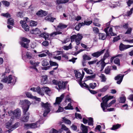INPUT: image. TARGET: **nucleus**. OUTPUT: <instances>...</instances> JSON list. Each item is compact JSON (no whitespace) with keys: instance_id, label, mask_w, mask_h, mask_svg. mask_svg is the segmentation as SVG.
Instances as JSON below:
<instances>
[{"instance_id":"nucleus-43","label":"nucleus","mask_w":133,"mask_h":133,"mask_svg":"<svg viewBox=\"0 0 133 133\" xmlns=\"http://www.w3.org/2000/svg\"><path fill=\"white\" fill-rule=\"evenodd\" d=\"M70 128L72 130L74 131H78V130H77V126L75 125L74 124H72V125L70 126Z\"/></svg>"},{"instance_id":"nucleus-57","label":"nucleus","mask_w":133,"mask_h":133,"mask_svg":"<svg viewBox=\"0 0 133 133\" xmlns=\"http://www.w3.org/2000/svg\"><path fill=\"white\" fill-rule=\"evenodd\" d=\"M1 15L7 18L10 17H11L9 13H6L5 14L2 13Z\"/></svg>"},{"instance_id":"nucleus-10","label":"nucleus","mask_w":133,"mask_h":133,"mask_svg":"<svg viewBox=\"0 0 133 133\" xmlns=\"http://www.w3.org/2000/svg\"><path fill=\"white\" fill-rule=\"evenodd\" d=\"M30 90L34 92H36L42 96L44 95V90L43 88H41L39 87L37 88H30Z\"/></svg>"},{"instance_id":"nucleus-37","label":"nucleus","mask_w":133,"mask_h":133,"mask_svg":"<svg viewBox=\"0 0 133 133\" xmlns=\"http://www.w3.org/2000/svg\"><path fill=\"white\" fill-rule=\"evenodd\" d=\"M20 44L21 46L24 48H28L29 47V45L28 43H25L24 42H20Z\"/></svg>"},{"instance_id":"nucleus-64","label":"nucleus","mask_w":133,"mask_h":133,"mask_svg":"<svg viewBox=\"0 0 133 133\" xmlns=\"http://www.w3.org/2000/svg\"><path fill=\"white\" fill-rule=\"evenodd\" d=\"M116 102L115 100H112L111 102H110L109 104L107 105V107H109L111 106L113 104L115 103Z\"/></svg>"},{"instance_id":"nucleus-27","label":"nucleus","mask_w":133,"mask_h":133,"mask_svg":"<svg viewBox=\"0 0 133 133\" xmlns=\"http://www.w3.org/2000/svg\"><path fill=\"white\" fill-rule=\"evenodd\" d=\"M121 126V124H117L116 125H113L111 129L112 130H115L120 128Z\"/></svg>"},{"instance_id":"nucleus-55","label":"nucleus","mask_w":133,"mask_h":133,"mask_svg":"<svg viewBox=\"0 0 133 133\" xmlns=\"http://www.w3.org/2000/svg\"><path fill=\"white\" fill-rule=\"evenodd\" d=\"M93 30L94 32L96 34H97L99 33V30L98 28L96 27H94L93 28Z\"/></svg>"},{"instance_id":"nucleus-8","label":"nucleus","mask_w":133,"mask_h":133,"mask_svg":"<svg viewBox=\"0 0 133 133\" xmlns=\"http://www.w3.org/2000/svg\"><path fill=\"white\" fill-rule=\"evenodd\" d=\"M40 121V120H39L38 122H37L35 123L25 124L24 125L25 128L27 129L30 128H36L40 126V124L41 123L39 122Z\"/></svg>"},{"instance_id":"nucleus-11","label":"nucleus","mask_w":133,"mask_h":133,"mask_svg":"<svg viewBox=\"0 0 133 133\" xmlns=\"http://www.w3.org/2000/svg\"><path fill=\"white\" fill-rule=\"evenodd\" d=\"M30 64L32 65L30 66V68L35 70L36 72H38V70L36 68V67L38 66L39 63L38 62H35L34 61L30 60Z\"/></svg>"},{"instance_id":"nucleus-46","label":"nucleus","mask_w":133,"mask_h":133,"mask_svg":"<svg viewBox=\"0 0 133 133\" xmlns=\"http://www.w3.org/2000/svg\"><path fill=\"white\" fill-rule=\"evenodd\" d=\"M2 3L3 5L6 6H8L10 5V3L9 2L5 1H2Z\"/></svg>"},{"instance_id":"nucleus-20","label":"nucleus","mask_w":133,"mask_h":133,"mask_svg":"<svg viewBox=\"0 0 133 133\" xmlns=\"http://www.w3.org/2000/svg\"><path fill=\"white\" fill-rule=\"evenodd\" d=\"M63 82L59 81L58 82L57 84H58V87L60 89H65L66 88V86L67 84L66 82H65L63 84Z\"/></svg>"},{"instance_id":"nucleus-34","label":"nucleus","mask_w":133,"mask_h":133,"mask_svg":"<svg viewBox=\"0 0 133 133\" xmlns=\"http://www.w3.org/2000/svg\"><path fill=\"white\" fill-rule=\"evenodd\" d=\"M62 132L61 130H59V131H57L56 129H52L50 131L49 133H58V132L61 133Z\"/></svg>"},{"instance_id":"nucleus-24","label":"nucleus","mask_w":133,"mask_h":133,"mask_svg":"<svg viewBox=\"0 0 133 133\" xmlns=\"http://www.w3.org/2000/svg\"><path fill=\"white\" fill-rule=\"evenodd\" d=\"M81 129L82 131V132L84 133H88V130L87 127L82 124L81 125Z\"/></svg>"},{"instance_id":"nucleus-28","label":"nucleus","mask_w":133,"mask_h":133,"mask_svg":"<svg viewBox=\"0 0 133 133\" xmlns=\"http://www.w3.org/2000/svg\"><path fill=\"white\" fill-rule=\"evenodd\" d=\"M44 90L45 93L48 95L50 94L51 92V90L49 89V88L46 87L43 88Z\"/></svg>"},{"instance_id":"nucleus-49","label":"nucleus","mask_w":133,"mask_h":133,"mask_svg":"<svg viewBox=\"0 0 133 133\" xmlns=\"http://www.w3.org/2000/svg\"><path fill=\"white\" fill-rule=\"evenodd\" d=\"M26 95L27 97L31 98H33L34 97L29 92H27L26 93Z\"/></svg>"},{"instance_id":"nucleus-1","label":"nucleus","mask_w":133,"mask_h":133,"mask_svg":"<svg viewBox=\"0 0 133 133\" xmlns=\"http://www.w3.org/2000/svg\"><path fill=\"white\" fill-rule=\"evenodd\" d=\"M82 74L80 72L77 71L75 72L76 80L82 87H85L91 93V90L90 89L91 88V83H90V86L89 87L84 82L83 83V82L82 81L84 75V73L83 71H82Z\"/></svg>"},{"instance_id":"nucleus-3","label":"nucleus","mask_w":133,"mask_h":133,"mask_svg":"<svg viewBox=\"0 0 133 133\" xmlns=\"http://www.w3.org/2000/svg\"><path fill=\"white\" fill-rule=\"evenodd\" d=\"M9 116H11V118L13 119L15 118L18 119L21 115V111L19 108H17L14 111L10 110L8 112Z\"/></svg>"},{"instance_id":"nucleus-47","label":"nucleus","mask_w":133,"mask_h":133,"mask_svg":"<svg viewBox=\"0 0 133 133\" xmlns=\"http://www.w3.org/2000/svg\"><path fill=\"white\" fill-rule=\"evenodd\" d=\"M58 82V81L57 80L54 79L50 81L49 84H53L55 85H57Z\"/></svg>"},{"instance_id":"nucleus-5","label":"nucleus","mask_w":133,"mask_h":133,"mask_svg":"<svg viewBox=\"0 0 133 133\" xmlns=\"http://www.w3.org/2000/svg\"><path fill=\"white\" fill-rule=\"evenodd\" d=\"M17 78L14 76L10 75L8 77H5L3 78L2 81L3 82L10 84L11 83H15L16 82Z\"/></svg>"},{"instance_id":"nucleus-62","label":"nucleus","mask_w":133,"mask_h":133,"mask_svg":"<svg viewBox=\"0 0 133 133\" xmlns=\"http://www.w3.org/2000/svg\"><path fill=\"white\" fill-rule=\"evenodd\" d=\"M128 105L127 104H126L122 106L121 109L123 110H127L128 109Z\"/></svg>"},{"instance_id":"nucleus-30","label":"nucleus","mask_w":133,"mask_h":133,"mask_svg":"<svg viewBox=\"0 0 133 133\" xmlns=\"http://www.w3.org/2000/svg\"><path fill=\"white\" fill-rule=\"evenodd\" d=\"M99 76L101 79L102 82H105L106 81L107 78L103 74H101Z\"/></svg>"},{"instance_id":"nucleus-6","label":"nucleus","mask_w":133,"mask_h":133,"mask_svg":"<svg viewBox=\"0 0 133 133\" xmlns=\"http://www.w3.org/2000/svg\"><path fill=\"white\" fill-rule=\"evenodd\" d=\"M41 105L42 107L44 108L45 109L43 115L45 117L50 111V110L49 108L50 106V104L48 102L45 103L42 102Z\"/></svg>"},{"instance_id":"nucleus-9","label":"nucleus","mask_w":133,"mask_h":133,"mask_svg":"<svg viewBox=\"0 0 133 133\" xmlns=\"http://www.w3.org/2000/svg\"><path fill=\"white\" fill-rule=\"evenodd\" d=\"M25 21H24L21 20L20 22V23L21 24L22 26V27L24 29V30L26 31H28L29 30V27L26 24L25 21L28 22L29 21V20L27 17H25Z\"/></svg>"},{"instance_id":"nucleus-16","label":"nucleus","mask_w":133,"mask_h":133,"mask_svg":"<svg viewBox=\"0 0 133 133\" xmlns=\"http://www.w3.org/2000/svg\"><path fill=\"white\" fill-rule=\"evenodd\" d=\"M23 112L24 116L21 119V120L22 122H27L28 121L30 114L28 112H24L23 111Z\"/></svg>"},{"instance_id":"nucleus-32","label":"nucleus","mask_w":133,"mask_h":133,"mask_svg":"<svg viewBox=\"0 0 133 133\" xmlns=\"http://www.w3.org/2000/svg\"><path fill=\"white\" fill-rule=\"evenodd\" d=\"M67 27V25L64 24L62 23H59L57 26V27L61 29H62L64 28H66Z\"/></svg>"},{"instance_id":"nucleus-7","label":"nucleus","mask_w":133,"mask_h":133,"mask_svg":"<svg viewBox=\"0 0 133 133\" xmlns=\"http://www.w3.org/2000/svg\"><path fill=\"white\" fill-rule=\"evenodd\" d=\"M102 102L101 103V107L104 112H106L105 109L107 107V102L109 100V99L107 97L105 96L102 98Z\"/></svg>"},{"instance_id":"nucleus-59","label":"nucleus","mask_w":133,"mask_h":133,"mask_svg":"<svg viewBox=\"0 0 133 133\" xmlns=\"http://www.w3.org/2000/svg\"><path fill=\"white\" fill-rule=\"evenodd\" d=\"M17 16L21 18H22L23 17V13L22 12H18L17 14Z\"/></svg>"},{"instance_id":"nucleus-50","label":"nucleus","mask_w":133,"mask_h":133,"mask_svg":"<svg viewBox=\"0 0 133 133\" xmlns=\"http://www.w3.org/2000/svg\"><path fill=\"white\" fill-rule=\"evenodd\" d=\"M26 55L27 58L29 59H30L32 58L31 54L30 52H27Z\"/></svg>"},{"instance_id":"nucleus-58","label":"nucleus","mask_w":133,"mask_h":133,"mask_svg":"<svg viewBox=\"0 0 133 133\" xmlns=\"http://www.w3.org/2000/svg\"><path fill=\"white\" fill-rule=\"evenodd\" d=\"M83 69L85 71L87 74H91V70L88 69V68H84Z\"/></svg>"},{"instance_id":"nucleus-60","label":"nucleus","mask_w":133,"mask_h":133,"mask_svg":"<svg viewBox=\"0 0 133 133\" xmlns=\"http://www.w3.org/2000/svg\"><path fill=\"white\" fill-rule=\"evenodd\" d=\"M91 75L87 76L84 79L83 83L88 80H91Z\"/></svg>"},{"instance_id":"nucleus-54","label":"nucleus","mask_w":133,"mask_h":133,"mask_svg":"<svg viewBox=\"0 0 133 133\" xmlns=\"http://www.w3.org/2000/svg\"><path fill=\"white\" fill-rule=\"evenodd\" d=\"M126 3L128 6L130 7L131 4H133V0H128Z\"/></svg>"},{"instance_id":"nucleus-48","label":"nucleus","mask_w":133,"mask_h":133,"mask_svg":"<svg viewBox=\"0 0 133 133\" xmlns=\"http://www.w3.org/2000/svg\"><path fill=\"white\" fill-rule=\"evenodd\" d=\"M37 23L34 21H31L30 22V25L31 26H35L37 25Z\"/></svg>"},{"instance_id":"nucleus-44","label":"nucleus","mask_w":133,"mask_h":133,"mask_svg":"<svg viewBox=\"0 0 133 133\" xmlns=\"http://www.w3.org/2000/svg\"><path fill=\"white\" fill-rule=\"evenodd\" d=\"M64 108L65 109H73V107L71 106V103H69L68 104L67 106L65 107Z\"/></svg>"},{"instance_id":"nucleus-51","label":"nucleus","mask_w":133,"mask_h":133,"mask_svg":"<svg viewBox=\"0 0 133 133\" xmlns=\"http://www.w3.org/2000/svg\"><path fill=\"white\" fill-rule=\"evenodd\" d=\"M126 100V98L124 97H121L120 98L119 102L121 103H125Z\"/></svg>"},{"instance_id":"nucleus-29","label":"nucleus","mask_w":133,"mask_h":133,"mask_svg":"<svg viewBox=\"0 0 133 133\" xmlns=\"http://www.w3.org/2000/svg\"><path fill=\"white\" fill-rule=\"evenodd\" d=\"M83 37L82 34L78 33L77 35V38L75 42H79L82 39Z\"/></svg>"},{"instance_id":"nucleus-22","label":"nucleus","mask_w":133,"mask_h":133,"mask_svg":"<svg viewBox=\"0 0 133 133\" xmlns=\"http://www.w3.org/2000/svg\"><path fill=\"white\" fill-rule=\"evenodd\" d=\"M30 32L31 34L35 35L39 34L41 32L39 29L37 28H36L35 29H32L30 30Z\"/></svg>"},{"instance_id":"nucleus-39","label":"nucleus","mask_w":133,"mask_h":133,"mask_svg":"<svg viewBox=\"0 0 133 133\" xmlns=\"http://www.w3.org/2000/svg\"><path fill=\"white\" fill-rule=\"evenodd\" d=\"M71 45V43H70L68 46H64L63 47V48L65 50H68L72 48Z\"/></svg>"},{"instance_id":"nucleus-19","label":"nucleus","mask_w":133,"mask_h":133,"mask_svg":"<svg viewBox=\"0 0 133 133\" xmlns=\"http://www.w3.org/2000/svg\"><path fill=\"white\" fill-rule=\"evenodd\" d=\"M75 0H57L56 1V4H60L65 3L67 2L69 3H71Z\"/></svg>"},{"instance_id":"nucleus-18","label":"nucleus","mask_w":133,"mask_h":133,"mask_svg":"<svg viewBox=\"0 0 133 133\" xmlns=\"http://www.w3.org/2000/svg\"><path fill=\"white\" fill-rule=\"evenodd\" d=\"M132 46L131 45H125L121 43L119 46V50L121 51H123Z\"/></svg>"},{"instance_id":"nucleus-36","label":"nucleus","mask_w":133,"mask_h":133,"mask_svg":"<svg viewBox=\"0 0 133 133\" xmlns=\"http://www.w3.org/2000/svg\"><path fill=\"white\" fill-rule=\"evenodd\" d=\"M12 122L11 121H10L6 124V127L7 128H12Z\"/></svg>"},{"instance_id":"nucleus-41","label":"nucleus","mask_w":133,"mask_h":133,"mask_svg":"<svg viewBox=\"0 0 133 133\" xmlns=\"http://www.w3.org/2000/svg\"><path fill=\"white\" fill-rule=\"evenodd\" d=\"M109 34H110L111 36H115L116 35V34L112 32V28H110L108 31Z\"/></svg>"},{"instance_id":"nucleus-63","label":"nucleus","mask_w":133,"mask_h":133,"mask_svg":"<svg viewBox=\"0 0 133 133\" xmlns=\"http://www.w3.org/2000/svg\"><path fill=\"white\" fill-rule=\"evenodd\" d=\"M19 123L17 122L15 123L13 126H12V128L13 129H15L17 128L19 126Z\"/></svg>"},{"instance_id":"nucleus-52","label":"nucleus","mask_w":133,"mask_h":133,"mask_svg":"<svg viewBox=\"0 0 133 133\" xmlns=\"http://www.w3.org/2000/svg\"><path fill=\"white\" fill-rule=\"evenodd\" d=\"M83 59L85 60H90L91 58L90 57H89L88 56L86 55H85L83 56Z\"/></svg>"},{"instance_id":"nucleus-56","label":"nucleus","mask_w":133,"mask_h":133,"mask_svg":"<svg viewBox=\"0 0 133 133\" xmlns=\"http://www.w3.org/2000/svg\"><path fill=\"white\" fill-rule=\"evenodd\" d=\"M75 116L76 118H78L80 119H81L82 118L81 115L80 114L76 113H75Z\"/></svg>"},{"instance_id":"nucleus-31","label":"nucleus","mask_w":133,"mask_h":133,"mask_svg":"<svg viewBox=\"0 0 133 133\" xmlns=\"http://www.w3.org/2000/svg\"><path fill=\"white\" fill-rule=\"evenodd\" d=\"M110 67L108 66L105 68L104 70V72L106 74H109L110 73Z\"/></svg>"},{"instance_id":"nucleus-17","label":"nucleus","mask_w":133,"mask_h":133,"mask_svg":"<svg viewBox=\"0 0 133 133\" xmlns=\"http://www.w3.org/2000/svg\"><path fill=\"white\" fill-rule=\"evenodd\" d=\"M50 66H48L47 67H43L42 68V69L44 70H46L49 69L51 67V66H58V65L57 63L55 62H53L51 61H49Z\"/></svg>"},{"instance_id":"nucleus-4","label":"nucleus","mask_w":133,"mask_h":133,"mask_svg":"<svg viewBox=\"0 0 133 133\" xmlns=\"http://www.w3.org/2000/svg\"><path fill=\"white\" fill-rule=\"evenodd\" d=\"M109 56V54L108 52V50H107L106 52L105 53L101 61H99L96 63L97 65L100 64L101 65V71H102L104 68V67L106 65V63L104 62V60Z\"/></svg>"},{"instance_id":"nucleus-14","label":"nucleus","mask_w":133,"mask_h":133,"mask_svg":"<svg viewBox=\"0 0 133 133\" xmlns=\"http://www.w3.org/2000/svg\"><path fill=\"white\" fill-rule=\"evenodd\" d=\"M41 83L42 84H49L50 81L48 80V76L46 75H43L41 76Z\"/></svg>"},{"instance_id":"nucleus-33","label":"nucleus","mask_w":133,"mask_h":133,"mask_svg":"<svg viewBox=\"0 0 133 133\" xmlns=\"http://www.w3.org/2000/svg\"><path fill=\"white\" fill-rule=\"evenodd\" d=\"M42 65L43 66H46L49 64L47 60L45 59L43 60L41 62Z\"/></svg>"},{"instance_id":"nucleus-61","label":"nucleus","mask_w":133,"mask_h":133,"mask_svg":"<svg viewBox=\"0 0 133 133\" xmlns=\"http://www.w3.org/2000/svg\"><path fill=\"white\" fill-rule=\"evenodd\" d=\"M114 63L116 64L119 65L120 63L119 59L118 58H116L114 60Z\"/></svg>"},{"instance_id":"nucleus-45","label":"nucleus","mask_w":133,"mask_h":133,"mask_svg":"<svg viewBox=\"0 0 133 133\" xmlns=\"http://www.w3.org/2000/svg\"><path fill=\"white\" fill-rule=\"evenodd\" d=\"M61 130L62 131V130L66 131H68L69 130L68 128H67L66 127L64 124L62 125V127Z\"/></svg>"},{"instance_id":"nucleus-26","label":"nucleus","mask_w":133,"mask_h":133,"mask_svg":"<svg viewBox=\"0 0 133 133\" xmlns=\"http://www.w3.org/2000/svg\"><path fill=\"white\" fill-rule=\"evenodd\" d=\"M62 119L63 121L65 123L68 125H70L71 124V121L65 117H63Z\"/></svg>"},{"instance_id":"nucleus-53","label":"nucleus","mask_w":133,"mask_h":133,"mask_svg":"<svg viewBox=\"0 0 133 133\" xmlns=\"http://www.w3.org/2000/svg\"><path fill=\"white\" fill-rule=\"evenodd\" d=\"M127 31L125 33V34H130L131 33L132 31V28L131 27H129L127 29Z\"/></svg>"},{"instance_id":"nucleus-15","label":"nucleus","mask_w":133,"mask_h":133,"mask_svg":"<svg viewBox=\"0 0 133 133\" xmlns=\"http://www.w3.org/2000/svg\"><path fill=\"white\" fill-rule=\"evenodd\" d=\"M64 96V94H62L61 96L59 97H57L56 99L55 102L54 103L55 105L56 104H59L62 101Z\"/></svg>"},{"instance_id":"nucleus-35","label":"nucleus","mask_w":133,"mask_h":133,"mask_svg":"<svg viewBox=\"0 0 133 133\" xmlns=\"http://www.w3.org/2000/svg\"><path fill=\"white\" fill-rule=\"evenodd\" d=\"M45 19L53 22H54V20L56 19V18L51 17H47L45 18Z\"/></svg>"},{"instance_id":"nucleus-13","label":"nucleus","mask_w":133,"mask_h":133,"mask_svg":"<svg viewBox=\"0 0 133 133\" xmlns=\"http://www.w3.org/2000/svg\"><path fill=\"white\" fill-rule=\"evenodd\" d=\"M124 75H122L121 74H119L116 76L115 78V79L117 81V83L118 84H120L122 82Z\"/></svg>"},{"instance_id":"nucleus-12","label":"nucleus","mask_w":133,"mask_h":133,"mask_svg":"<svg viewBox=\"0 0 133 133\" xmlns=\"http://www.w3.org/2000/svg\"><path fill=\"white\" fill-rule=\"evenodd\" d=\"M25 103L27 104L26 105L23 106V111L24 112H27L29 108V106L31 104L30 102L28 100L25 99L24 101Z\"/></svg>"},{"instance_id":"nucleus-25","label":"nucleus","mask_w":133,"mask_h":133,"mask_svg":"<svg viewBox=\"0 0 133 133\" xmlns=\"http://www.w3.org/2000/svg\"><path fill=\"white\" fill-rule=\"evenodd\" d=\"M88 119L89 121H88L87 119L85 118H83V122L85 124H87L88 122L89 125H91V117L89 118Z\"/></svg>"},{"instance_id":"nucleus-21","label":"nucleus","mask_w":133,"mask_h":133,"mask_svg":"<svg viewBox=\"0 0 133 133\" xmlns=\"http://www.w3.org/2000/svg\"><path fill=\"white\" fill-rule=\"evenodd\" d=\"M105 50V49H104L101 51H97L92 54V56H93L94 57L97 58L103 54Z\"/></svg>"},{"instance_id":"nucleus-40","label":"nucleus","mask_w":133,"mask_h":133,"mask_svg":"<svg viewBox=\"0 0 133 133\" xmlns=\"http://www.w3.org/2000/svg\"><path fill=\"white\" fill-rule=\"evenodd\" d=\"M109 87L108 85H106L103 87L102 88L100 89L99 91L101 92H105L109 88Z\"/></svg>"},{"instance_id":"nucleus-2","label":"nucleus","mask_w":133,"mask_h":133,"mask_svg":"<svg viewBox=\"0 0 133 133\" xmlns=\"http://www.w3.org/2000/svg\"><path fill=\"white\" fill-rule=\"evenodd\" d=\"M62 33V32L59 31L53 32L49 35V34L43 32L40 34V36L44 38L45 40H49L51 41V40L54 38V37L57 34H61Z\"/></svg>"},{"instance_id":"nucleus-42","label":"nucleus","mask_w":133,"mask_h":133,"mask_svg":"<svg viewBox=\"0 0 133 133\" xmlns=\"http://www.w3.org/2000/svg\"><path fill=\"white\" fill-rule=\"evenodd\" d=\"M77 35H74L71 36L70 37L71 39V42H75L76 41V39L77 38Z\"/></svg>"},{"instance_id":"nucleus-23","label":"nucleus","mask_w":133,"mask_h":133,"mask_svg":"<svg viewBox=\"0 0 133 133\" xmlns=\"http://www.w3.org/2000/svg\"><path fill=\"white\" fill-rule=\"evenodd\" d=\"M99 39H102V40H104L105 39L107 36V35L104 34L102 33H99Z\"/></svg>"},{"instance_id":"nucleus-38","label":"nucleus","mask_w":133,"mask_h":133,"mask_svg":"<svg viewBox=\"0 0 133 133\" xmlns=\"http://www.w3.org/2000/svg\"><path fill=\"white\" fill-rule=\"evenodd\" d=\"M13 19L11 18H9L8 20V24L11 25H14Z\"/></svg>"}]
</instances>
